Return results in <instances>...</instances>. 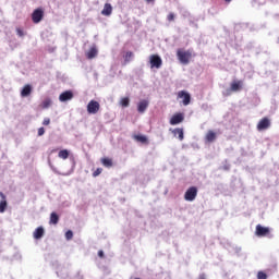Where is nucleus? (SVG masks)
I'll list each match as a JSON object with an SVG mask.
<instances>
[{
	"label": "nucleus",
	"instance_id": "28",
	"mask_svg": "<svg viewBox=\"0 0 279 279\" xmlns=\"http://www.w3.org/2000/svg\"><path fill=\"white\" fill-rule=\"evenodd\" d=\"M104 171V169L101 168H97L94 172H93V178H97L98 175H101V172Z\"/></svg>",
	"mask_w": 279,
	"mask_h": 279
},
{
	"label": "nucleus",
	"instance_id": "26",
	"mask_svg": "<svg viewBox=\"0 0 279 279\" xmlns=\"http://www.w3.org/2000/svg\"><path fill=\"white\" fill-rule=\"evenodd\" d=\"M5 208H8V202L1 201L0 202V213H5Z\"/></svg>",
	"mask_w": 279,
	"mask_h": 279
},
{
	"label": "nucleus",
	"instance_id": "34",
	"mask_svg": "<svg viewBox=\"0 0 279 279\" xmlns=\"http://www.w3.org/2000/svg\"><path fill=\"white\" fill-rule=\"evenodd\" d=\"M99 258H104V251H98Z\"/></svg>",
	"mask_w": 279,
	"mask_h": 279
},
{
	"label": "nucleus",
	"instance_id": "35",
	"mask_svg": "<svg viewBox=\"0 0 279 279\" xmlns=\"http://www.w3.org/2000/svg\"><path fill=\"white\" fill-rule=\"evenodd\" d=\"M0 197H2L3 201H5V195L3 194V192H0Z\"/></svg>",
	"mask_w": 279,
	"mask_h": 279
},
{
	"label": "nucleus",
	"instance_id": "15",
	"mask_svg": "<svg viewBox=\"0 0 279 279\" xmlns=\"http://www.w3.org/2000/svg\"><path fill=\"white\" fill-rule=\"evenodd\" d=\"M32 95V85L26 84L21 90V97H29Z\"/></svg>",
	"mask_w": 279,
	"mask_h": 279
},
{
	"label": "nucleus",
	"instance_id": "10",
	"mask_svg": "<svg viewBox=\"0 0 279 279\" xmlns=\"http://www.w3.org/2000/svg\"><path fill=\"white\" fill-rule=\"evenodd\" d=\"M71 99H73V92L71 90H65L63 93L60 94L59 96V101H71Z\"/></svg>",
	"mask_w": 279,
	"mask_h": 279
},
{
	"label": "nucleus",
	"instance_id": "16",
	"mask_svg": "<svg viewBox=\"0 0 279 279\" xmlns=\"http://www.w3.org/2000/svg\"><path fill=\"white\" fill-rule=\"evenodd\" d=\"M134 141L143 145H149V140L145 135H133Z\"/></svg>",
	"mask_w": 279,
	"mask_h": 279
},
{
	"label": "nucleus",
	"instance_id": "11",
	"mask_svg": "<svg viewBox=\"0 0 279 279\" xmlns=\"http://www.w3.org/2000/svg\"><path fill=\"white\" fill-rule=\"evenodd\" d=\"M241 88H243V81H233L231 83L230 90H232V93H239Z\"/></svg>",
	"mask_w": 279,
	"mask_h": 279
},
{
	"label": "nucleus",
	"instance_id": "33",
	"mask_svg": "<svg viewBox=\"0 0 279 279\" xmlns=\"http://www.w3.org/2000/svg\"><path fill=\"white\" fill-rule=\"evenodd\" d=\"M45 135V128H39L38 129V136H44Z\"/></svg>",
	"mask_w": 279,
	"mask_h": 279
},
{
	"label": "nucleus",
	"instance_id": "29",
	"mask_svg": "<svg viewBox=\"0 0 279 279\" xmlns=\"http://www.w3.org/2000/svg\"><path fill=\"white\" fill-rule=\"evenodd\" d=\"M65 239H66V241H71V239H73V231H71V230L66 231Z\"/></svg>",
	"mask_w": 279,
	"mask_h": 279
},
{
	"label": "nucleus",
	"instance_id": "9",
	"mask_svg": "<svg viewBox=\"0 0 279 279\" xmlns=\"http://www.w3.org/2000/svg\"><path fill=\"white\" fill-rule=\"evenodd\" d=\"M179 99H183V106H189L191 104V94L185 90H181L178 93Z\"/></svg>",
	"mask_w": 279,
	"mask_h": 279
},
{
	"label": "nucleus",
	"instance_id": "3",
	"mask_svg": "<svg viewBox=\"0 0 279 279\" xmlns=\"http://www.w3.org/2000/svg\"><path fill=\"white\" fill-rule=\"evenodd\" d=\"M150 69H160L162 66V59L158 54H151L149 57Z\"/></svg>",
	"mask_w": 279,
	"mask_h": 279
},
{
	"label": "nucleus",
	"instance_id": "1",
	"mask_svg": "<svg viewBox=\"0 0 279 279\" xmlns=\"http://www.w3.org/2000/svg\"><path fill=\"white\" fill-rule=\"evenodd\" d=\"M177 57L181 64H189L191 62V58H193V50L178 49Z\"/></svg>",
	"mask_w": 279,
	"mask_h": 279
},
{
	"label": "nucleus",
	"instance_id": "18",
	"mask_svg": "<svg viewBox=\"0 0 279 279\" xmlns=\"http://www.w3.org/2000/svg\"><path fill=\"white\" fill-rule=\"evenodd\" d=\"M34 239H43L45 236V229L43 227H38L34 233H33Z\"/></svg>",
	"mask_w": 279,
	"mask_h": 279
},
{
	"label": "nucleus",
	"instance_id": "14",
	"mask_svg": "<svg viewBox=\"0 0 279 279\" xmlns=\"http://www.w3.org/2000/svg\"><path fill=\"white\" fill-rule=\"evenodd\" d=\"M97 53H99V51L97 50V47L93 46V47L86 52V58H87V60H93V58H97Z\"/></svg>",
	"mask_w": 279,
	"mask_h": 279
},
{
	"label": "nucleus",
	"instance_id": "32",
	"mask_svg": "<svg viewBox=\"0 0 279 279\" xmlns=\"http://www.w3.org/2000/svg\"><path fill=\"white\" fill-rule=\"evenodd\" d=\"M49 123H51V119L45 118L43 121V125H49Z\"/></svg>",
	"mask_w": 279,
	"mask_h": 279
},
{
	"label": "nucleus",
	"instance_id": "7",
	"mask_svg": "<svg viewBox=\"0 0 279 279\" xmlns=\"http://www.w3.org/2000/svg\"><path fill=\"white\" fill-rule=\"evenodd\" d=\"M270 126L271 121H269V118H263L257 124V130L258 132H263V130H268Z\"/></svg>",
	"mask_w": 279,
	"mask_h": 279
},
{
	"label": "nucleus",
	"instance_id": "24",
	"mask_svg": "<svg viewBox=\"0 0 279 279\" xmlns=\"http://www.w3.org/2000/svg\"><path fill=\"white\" fill-rule=\"evenodd\" d=\"M120 105L122 106V108H128V106H130V98L129 97H124L120 100Z\"/></svg>",
	"mask_w": 279,
	"mask_h": 279
},
{
	"label": "nucleus",
	"instance_id": "4",
	"mask_svg": "<svg viewBox=\"0 0 279 279\" xmlns=\"http://www.w3.org/2000/svg\"><path fill=\"white\" fill-rule=\"evenodd\" d=\"M99 108H101V106L98 101L90 100L87 105V112L88 114H97L99 112Z\"/></svg>",
	"mask_w": 279,
	"mask_h": 279
},
{
	"label": "nucleus",
	"instance_id": "19",
	"mask_svg": "<svg viewBox=\"0 0 279 279\" xmlns=\"http://www.w3.org/2000/svg\"><path fill=\"white\" fill-rule=\"evenodd\" d=\"M174 136H179V141H184V129L177 128L172 131Z\"/></svg>",
	"mask_w": 279,
	"mask_h": 279
},
{
	"label": "nucleus",
	"instance_id": "36",
	"mask_svg": "<svg viewBox=\"0 0 279 279\" xmlns=\"http://www.w3.org/2000/svg\"><path fill=\"white\" fill-rule=\"evenodd\" d=\"M227 3H230V1H232V0H225Z\"/></svg>",
	"mask_w": 279,
	"mask_h": 279
},
{
	"label": "nucleus",
	"instance_id": "25",
	"mask_svg": "<svg viewBox=\"0 0 279 279\" xmlns=\"http://www.w3.org/2000/svg\"><path fill=\"white\" fill-rule=\"evenodd\" d=\"M132 58H134V52L132 51H128L124 56V61L125 62H130V60H132Z\"/></svg>",
	"mask_w": 279,
	"mask_h": 279
},
{
	"label": "nucleus",
	"instance_id": "37",
	"mask_svg": "<svg viewBox=\"0 0 279 279\" xmlns=\"http://www.w3.org/2000/svg\"><path fill=\"white\" fill-rule=\"evenodd\" d=\"M146 1L151 2V1H154V0H146Z\"/></svg>",
	"mask_w": 279,
	"mask_h": 279
},
{
	"label": "nucleus",
	"instance_id": "21",
	"mask_svg": "<svg viewBox=\"0 0 279 279\" xmlns=\"http://www.w3.org/2000/svg\"><path fill=\"white\" fill-rule=\"evenodd\" d=\"M58 221H60V216H58V214H56V211L50 214V223H52L53 226H57Z\"/></svg>",
	"mask_w": 279,
	"mask_h": 279
},
{
	"label": "nucleus",
	"instance_id": "20",
	"mask_svg": "<svg viewBox=\"0 0 279 279\" xmlns=\"http://www.w3.org/2000/svg\"><path fill=\"white\" fill-rule=\"evenodd\" d=\"M100 162L102 166H105L107 169H110V167H112L113 162L112 159L105 157L100 159Z\"/></svg>",
	"mask_w": 279,
	"mask_h": 279
},
{
	"label": "nucleus",
	"instance_id": "6",
	"mask_svg": "<svg viewBox=\"0 0 279 279\" xmlns=\"http://www.w3.org/2000/svg\"><path fill=\"white\" fill-rule=\"evenodd\" d=\"M45 16V11H43V9H36L33 14H32V21L35 24L40 23V21H43Z\"/></svg>",
	"mask_w": 279,
	"mask_h": 279
},
{
	"label": "nucleus",
	"instance_id": "12",
	"mask_svg": "<svg viewBox=\"0 0 279 279\" xmlns=\"http://www.w3.org/2000/svg\"><path fill=\"white\" fill-rule=\"evenodd\" d=\"M206 143H215L217 141V133L215 131L209 130L205 135Z\"/></svg>",
	"mask_w": 279,
	"mask_h": 279
},
{
	"label": "nucleus",
	"instance_id": "30",
	"mask_svg": "<svg viewBox=\"0 0 279 279\" xmlns=\"http://www.w3.org/2000/svg\"><path fill=\"white\" fill-rule=\"evenodd\" d=\"M167 21H169V23L175 21V14L174 13H169L167 16Z\"/></svg>",
	"mask_w": 279,
	"mask_h": 279
},
{
	"label": "nucleus",
	"instance_id": "5",
	"mask_svg": "<svg viewBox=\"0 0 279 279\" xmlns=\"http://www.w3.org/2000/svg\"><path fill=\"white\" fill-rule=\"evenodd\" d=\"M271 230L269 227H263L262 225H257L255 229L256 236H269Z\"/></svg>",
	"mask_w": 279,
	"mask_h": 279
},
{
	"label": "nucleus",
	"instance_id": "8",
	"mask_svg": "<svg viewBox=\"0 0 279 279\" xmlns=\"http://www.w3.org/2000/svg\"><path fill=\"white\" fill-rule=\"evenodd\" d=\"M184 121V113H174L170 119V125H180Z\"/></svg>",
	"mask_w": 279,
	"mask_h": 279
},
{
	"label": "nucleus",
	"instance_id": "27",
	"mask_svg": "<svg viewBox=\"0 0 279 279\" xmlns=\"http://www.w3.org/2000/svg\"><path fill=\"white\" fill-rule=\"evenodd\" d=\"M268 276H267V272L263 271V270H259L257 272V279H267Z\"/></svg>",
	"mask_w": 279,
	"mask_h": 279
},
{
	"label": "nucleus",
	"instance_id": "13",
	"mask_svg": "<svg viewBox=\"0 0 279 279\" xmlns=\"http://www.w3.org/2000/svg\"><path fill=\"white\" fill-rule=\"evenodd\" d=\"M147 108H149V100H141L137 105V112L143 114Z\"/></svg>",
	"mask_w": 279,
	"mask_h": 279
},
{
	"label": "nucleus",
	"instance_id": "22",
	"mask_svg": "<svg viewBox=\"0 0 279 279\" xmlns=\"http://www.w3.org/2000/svg\"><path fill=\"white\" fill-rule=\"evenodd\" d=\"M58 156L61 158V160H66V158L70 156V153L66 149H62L59 151Z\"/></svg>",
	"mask_w": 279,
	"mask_h": 279
},
{
	"label": "nucleus",
	"instance_id": "31",
	"mask_svg": "<svg viewBox=\"0 0 279 279\" xmlns=\"http://www.w3.org/2000/svg\"><path fill=\"white\" fill-rule=\"evenodd\" d=\"M16 34H17V36H20L21 38H23V36H25V34L23 33V29H21V28H16Z\"/></svg>",
	"mask_w": 279,
	"mask_h": 279
},
{
	"label": "nucleus",
	"instance_id": "2",
	"mask_svg": "<svg viewBox=\"0 0 279 279\" xmlns=\"http://www.w3.org/2000/svg\"><path fill=\"white\" fill-rule=\"evenodd\" d=\"M197 186H190L184 194L185 202H195V199L197 198Z\"/></svg>",
	"mask_w": 279,
	"mask_h": 279
},
{
	"label": "nucleus",
	"instance_id": "17",
	"mask_svg": "<svg viewBox=\"0 0 279 279\" xmlns=\"http://www.w3.org/2000/svg\"><path fill=\"white\" fill-rule=\"evenodd\" d=\"M101 14L102 16H110L112 14V4L105 3Z\"/></svg>",
	"mask_w": 279,
	"mask_h": 279
},
{
	"label": "nucleus",
	"instance_id": "23",
	"mask_svg": "<svg viewBox=\"0 0 279 279\" xmlns=\"http://www.w3.org/2000/svg\"><path fill=\"white\" fill-rule=\"evenodd\" d=\"M50 106H51V100H50V98H46V99L41 102L40 108H41L43 110H47V108H49Z\"/></svg>",
	"mask_w": 279,
	"mask_h": 279
}]
</instances>
